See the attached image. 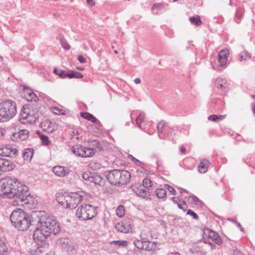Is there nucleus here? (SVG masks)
I'll return each instance as SVG.
<instances>
[{
    "instance_id": "nucleus-61",
    "label": "nucleus",
    "mask_w": 255,
    "mask_h": 255,
    "mask_svg": "<svg viewBox=\"0 0 255 255\" xmlns=\"http://www.w3.org/2000/svg\"><path fill=\"white\" fill-rule=\"evenodd\" d=\"M143 164H144V163L141 162L139 160V162H137V164H136V165H139V166H141V165H143Z\"/></svg>"
},
{
    "instance_id": "nucleus-32",
    "label": "nucleus",
    "mask_w": 255,
    "mask_h": 255,
    "mask_svg": "<svg viewBox=\"0 0 255 255\" xmlns=\"http://www.w3.org/2000/svg\"><path fill=\"white\" fill-rule=\"evenodd\" d=\"M83 149V146L81 145H75L73 147L72 151L76 155L81 156Z\"/></svg>"
},
{
    "instance_id": "nucleus-24",
    "label": "nucleus",
    "mask_w": 255,
    "mask_h": 255,
    "mask_svg": "<svg viewBox=\"0 0 255 255\" xmlns=\"http://www.w3.org/2000/svg\"><path fill=\"white\" fill-rule=\"evenodd\" d=\"M92 178L90 182L95 183L96 185H101L102 183L103 178L98 173L92 172Z\"/></svg>"
},
{
    "instance_id": "nucleus-52",
    "label": "nucleus",
    "mask_w": 255,
    "mask_h": 255,
    "mask_svg": "<svg viewBox=\"0 0 255 255\" xmlns=\"http://www.w3.org/2000/svg\"><path fill=\"white\" fill-rule=\"evenodd\" d=\"M243 15V11L241 9H238L236 13V18H238L239 19H240L242 16Z\"/></svg>"
},
{
    "instance_id": "nucleus-31",
    "label": "nucleus",
    "mask_w": 255,
    "mask_h": 255,
    "mask_svg": "<svg viewBox=\"0 0 255 255\" xmlns=\"http://www.w3.org/2000/svg\"><path fill=\"white\" fill-rule=\"evenodd\" d=\"M226 117V115H220L218 116L216 115H210L208 117V119L209 121L212 122H217L218 120L221 121L224 120Z\"/></svg>"
},
{
    "instance_id": "nucleus-30",
    "label": "nucleus",
    "mask_w": 255,
    "mask_h": 255,
    "mask_svg": "<svg viewBox=\"0 0 255 255\" xmlns=\"http://www.w3.org/2000/svg\"><path fill=\"white\" fill-rule=\"evenodd\" d=\"M166 191L164 189H157L155 191V194L160 199H165L166 198Z\"/></svg>"
},
{
    "instance_id": "nucleus-15",
    "label": "nucleus",
    "mask_w": 255,
    "mask_h": 255,
    "mask_svg": "<svg viewBox=\"0 0 255 255\" xmlns=\"http://www.w3.org/2000/svg\"><path fill=\"white\" fill-rule=\"evenodd\" d=\"M52 171L56 175L61 177L66 176L70 173V170L68 167L62 166H55L53 167Z\"/></svg>"
},
{
    "instance_id": "nucleus-5",
    "label": "nucleus",
    "mask_w": 255,
    "mask_h": 255,
    "mask_svg": "<svg viewBox=\"0 0 255 255\" xmlns=\"http://www.w3.org/2000/svg\"><path fill=\"white\" fill-rule=\"evenodd\" d=\"M83 191L59 194L56 199L58 203L67 208H75L85 197Z\"/></svg>"
},
{
    "instance_id": "nucleus-36",
    "label": "nucleus",
    "mask_w": 255,
    "mask_h": 255,
    "mask_svg": "<svg viewBox=\"0 0 255 255\" xmlns=\"http://www.w3.org/2000/svg\"><path fill=\"white\" fill-rule=\"evenodd\" d=\"M54 72L62 78L68 77V75L69 74V73H66L64 70H59L56 68L54 69Z\"/></svg>"
},
{
    "instance_id": "nucleus-56",
    "label": "nucleus",
    "mask_w": 255,
    "mask_h": 255,
    "mask_svg": "<svg viewBox=\"0 0 255 255\" xmlns=\"http://www.w3.org/2000/svg\"><path fill=\"white\" fill-rule=\"evenodd\" d=\"M134 82L135 84H139L141 82V80L139 78H135L134 80Z\"/></svg>"
},
{
    "instance_id": "nucleus-63",
    "label": "nucleus",
    "mask_w": 255,
    "mask_h": 255,
    "mask_svg": "<svg viewBox=\"0 0 255 255\" xmlns=\"http://www.w3.org/2000/svg\"><path fill=\"white\" fill-rule=\"evenodd\" d=\"M114 52H115V53H116V54H118V51L117 50H115Z\"/></svg>"
},
{
    "instance_id": "nucleus-53",
    "label": "nucleus",
    "mask_w": 255,
    "mask_h": 255,
    "mask_svg": "<svg viewBox=\"0 0 255 255\" xmlns=\"http://www.w3.org/2000/svg\"><path fill=\"white\" fill-rule=\"evenodd\" d=\"M78 59L81 63H85L86 62V59L82 55H79Z\"/></svg>"
},
{
    "instance_id": "nucleus-45",
    "label": "nucleus",
    "mask_w": 255,
    "mask_h": 255,
    "mask_svg": "<svg viewBox=\"0 0 255 255\" xmlns=\"http://www.w3.org/2000/svg\"><path fill=\"white\" fill-rule=\"evenodd\" d=\"M92 173L90 172H85L82 175L83 179L85 181H91L92 178Z\"/></svg>"
},
{
    "instance_id": "nucleus-21",
    "label": "nucleus",
    "mask_w": 255,
    "mask_h": 255,
    "mask_svg": "<svg viewBox=\"0 0 255 255\" xmlns=\"http://www.w3.org/2000/svg\"><path fill=\"white\" fill-rule=\"evenodd\" d=\"M144 249L146 251H151L155 250L157 247V243L149 241L147 238H145Z\"/></svg>"
},
{
    "instance_id": "nucleus-47",
    "label": "nucleus",
    "mask_w": 255,
    "mask_h": 255,
    "mask_svg": "<svg viewBox=\"0 0 255 255\" xmlns=\"http://www.w3.org/2000/svg\"><path fill=\"white\" fill-rule=\"evenodd\" d=\"M112 243L115 244L119 246L126 247L127 246L128 242L126 241H115Z\"/></svg>"
},
{
    "instance_id": "nucleus-39",
    "label": "nucleus",
    "mask_w": 255,
    "mask_h": 255,
    "mask_svg": "<svg viewBox=\"0 0 255 255\" xmlns=\"http://www.w3.org/2000/svg\"><path fill=\"white\" fill-rule=\"evenodd\" d=\"M60 41L61 43V44L62 46V47L65 49V50H69L70 49V46L69 44L67 42L66 40L65 39V38L62 36H60Z\"/></svg>"
},
{
    "instance_id": "nucleus-22",
    "label": "nucleus",
    "mask_w": 255,
    "mask_h": 255,
    "mask_svg": "<svg viewBox=\"0 0 255 255\" xmlns=\"http://www.w3.org/2000/svg\"><path fill=\"white\" fill-rule=\"evenodd\" d=\"M209 161L206 159L202 160L198 165V171L200 173H204L207 171L208 167L209 166Z\"/></svg>"
},
{
    "instance_id": "nucleus-19",
    "label": "nucleus",
    "mask_w": 255,
    "mask_h": 255,
    "mask_svg": "<svg viewBox=\"0 0 255 255\" xmlns=\"http://www.w3.org/2000/svg\"><path fill=\"white\" fill-rule=\"evenodd\" d=\"M215 86L223 92H227L226 80L220 78H217L215 82Z\"/></svg>"
},
{
    "instance_id": "nucleus-16",
    "label": "nucleus",
    "mask_w": 255,
    "mask_h": 255,
    "mask_svg": "<svg viewBox=\"0 0 255 255\" xmlns=\"http://www.w3.org/2000/svg\"><path fill=\"white\" fill-rule=\"evenodd\" d=\"M22 96L27 101L30 102H36L38 99L36 95L31 89L25 87H24L23 88V92L22 94Z\"/></svg>"
},
{
    "instance_id": "nucleus-57",
    "label": "nucleus",
    "mask_w": 255,
    "mask_h": 255,
    "mask_svg": "<svg viewBox=\"0 0 255 255\" xmlns=\"http://www.w3.org/2000/svg\"><path fill=\"white\" fill-rule=\"evenodd\" d=\"M171 200L173 201V202L174 203V204H178V203H179V202H178L177 200L176 199V198L175 197H172L171 198Z\"/></svg>"
},
{
    "instance_id": "nucleus-51",
    "label": "nucleus",
    "mask_w": 255,
    "mask_h": 255,
    "mask_svg": "<svg viewBox=\"0 0 255 255\" xmlns=\"http://www.w3.org/2000/svg\"><path fill=\"white\" fill-rule=\"evenodd\" d=\"M62 111H63L62 110L60 109L59 108H58L57 107H54L53 108V112L54 114H55L56 115H61V114H63Z\"/></svg>"
},
{
    "instance_id": "nucleus-33",
    "label": "nucleus",
    "mask_w": 255,
    "mask_h": 255,
    "mask_svg": "<svg viewBox=\"0 0 255 255\" xmlns=\"http://www.w3.org/2000/svg\"><path fill=\"white\" fill-rule=\"evenodd\" d=\"M189 20L192 24L196 26H199L202 23V21L199 16L191 17L189 18Z\"/></svg>"
},
{
    "instance_id": "nucleus-18",
    "label": "nucleus",
    "mask_w": 255,
    "mask_h": 255,
    "mask_svg": "<svg viewBox=\"0 0 255 255\" xmlns=\"http://www.w3.org/2000/svg\"><path fill=\"white\" fill-rule=\"evenodd\" d=\"M40 127L42 129L49 133H52L56 128V126L49 120H44L41 122Z\"/></svg>"
},
{
    "instance_id": "nucleus-9",
    "label": "nucleus",
    "mask_w": 255,
    "mask_h": 255,
    "mask_svg": "<svg viewBox=\"0 0 255 255\" xmlns=\"http://www.w3.org/2000/svg\"><path fill=\"white\" fill-rule=\"evenodd\" d=\"M98 212L97 208L90 204L82 205L76 211V216L82 220H91L95 217Z\"/></svg>"
},
{
    "instance_id": "nucleus-11",
    "label": "nucleus",
    "mask_w": 255,
    "mask_h": 255,
    "mask_svg": "<svg viewBox=\"0 0 255 255\" xmlns=\"http://www.w3.org/2000/svg\"><path fill=\"white\" fill-rule=\"evenodd\" d=\"M36 116L32 114H30L29 113V109L28 108H25L23 106L20 114V121L21 122L33 123L36 122Z\"/></svg>"
},
{
    "instance_id": "nucleus-10",
    "label": "nucleus",
    "mask_w": 255,
    "mask_h": 255,
    "mask_svg": "<svg viewBox=\"0 0 255 255\" xmlns=\"http://www.w3.org/2000/svg\"><path fill=\"white\" fill-rule=\"evenodd\" d=\"M18 151L14 145L12 144L2 145L0 147V156L13 157L17 155Z\"/></svg>"
},
{
    "instance_id": "nucleus-26",
    "label": "nucleus",
    "mask_w": 255,
    "mask_h": 255,
    "mask_svg": "<svg viewBox=\"0 0 255 255\" xmlns=\"http://www.w3.org/2000/svg\"><path fill=\"white\" fill-rule=\"evenodd\" d=\"M165 126V122L164 121H161L157 125V132L159 133L158 136L160 138H164V136L161 134L163 132V128Z\"/></svg>"
},
{
    "instance_id": "nucleus-17",
    "label": "nucleus",
    "mask_w": 255,
    "mask_h": 255,
    "mask_svg": "<svg viewBox=\"0 0 255 255\" xmlns=\"http://www.w3.org/2000/svg\"><path fill=\"white\" fill-rule=\"evenodd\" d=\"M229 54V50L227 49H223L219 53L218 62L220 67H224L226 66Z\"/></svg>"
},
{
    "instance_id": "nucleus-34",
    "label": "nucleus",
    "mask_w": 255,
    "mask_h": 255,
    "mask_svg": "<svg viewBox=\"0 0 255 255\" xmlns=\"http://www.w3.org/2000/svg\"><path fill=\"white\" fill-rule=\"evenodd\" d=\"M187 200L190 203L196 205H199L201 202V201L195 195L189 196Z\"/></svg>"
},
{
    "instance_id": "nucleus-23",
    "label": "nucleus",
    "mask_w": 255,
    "mask_h": 255,
    "mask_svg": "<svg viewBox=\"0 0 255 255\" xmlns=\"http://www.w3.org/2000/svg\"><path fill=\"white\" fill-rule=\"evenodd\" d=\"M95 154V151L93 148H87L83 146L81 157H88L93 156Z\"/></svg>"
},
{
    "instance_id": "nucleus-41",
    "label": "nucleus",
    "mask_w": 255,
    "mask_h": 255,
    "mask_svg": "<svg viewBox=\"0 0 255 255\" xmlns=\"http://www.w3.org/2000/svg\"><path fill=\"white\" fill-rule=\"evenodd\" d=\"M117 215L119 217H122L125 215V209L124 207L122 205H120L116 210Z\"/></svg>"
},
{
    "instance_id": "nucleus-7",
    "label": "nucleus",
    "mask_w": 255,
    "mask_h": 255,
    "mask_svg": "<svg viewBox=\"0 0 255 255\" xmlns=\"http://www.w3.org/2000/svg\"><path fill=\"white\" fill-rule=\"evenodd\" d=\"M16 113L15 102L8 100L0 103V122H4L12 118Z\"/></svg>"
},
{
    "instance_id": "nucleus-8",
    "label": "nucleus",
    "mask_w": 255,
    "mask_h": 255,
    "mask_svg": "<svg viewBox=\"0 0 255 255\" xmlns=\"http://www.w3.org/2000/svg\"><path fill=\"white\" fill-rule=\"evenodd\" d=\"M203 240L204 243L199 241L197 243H196V247L201 248H203V245H205L206 244H208L211 247L212 249H214L215 248V246L210 241H208V240H211L212 242H214L216 244L221 245L222 243V240L219 235L214 232L213 230H211L209 229H205L203 233Z\"/></svg>"
},
{
    "instance_id": "nucleus-42",
    "label": "nucleus",
    "mask_w": 255,
    "mask_h": 255,
    "mask_svg": "<svg viewBox=\"0 0 255 255\" xmlns=\"http://www.w3.org/2000/svg\"><path fill=\"white\" fill-rule=\"evenodd\" d=\"M251 57V54L246 51H243L240 53V61L246 60L250 59Z\"/></svg>"
},
{
    "instance_id": "nucleus-3",
    "label": "nucleus",
    "mask_w": 255,
    "mask_h": 255,
    "mask_svg": "<svg viewBox=\"0 0 255 255\" xmlns=\"http://www.w3.org/2000/svg\"><path fill=\"white\" fill-rule=\"evenodd\" d=\"M33 237L36 241H43L51 234L56 235L60 231L59 224L53 217L38 215Z\"/></svg>"
},
{
    "instance_id": "nucleus-35",
    "label": "nucleus",
    "mask_w": 255,
    "mask_h": 255,
    "mask_svg": "<svg viewBox=\"0 0 255 255\" xmlns=\"http://www.w3.org/2000/svg\"><path fill=\"white\" fill-rule=\"evenodd\" d=\"M81 137V136L80 135L79 131L77 129L73 130L70 133V138L71 140L79 139Z\"/></svg>"
},
{
    "instance_id": "nucleus-49",
    "label": "nucleus",
    "mask_w": 255,
    "mask_h": 255,
    "mask_svg": "<svg viewBox=\"0 0 255 255\" xmlns=\"http://www.w3.org/2000/svg\"><path fill=\"white\" fill-rule=\"evenodd\" d=\"M164 187L165 188L167 189L169 191V192H171L173 195H176V191L172 186H170L168 184H165Z\"/></svg>"
},
{
    "instance_id": "nucleus-14",
    "label": "nucleus",
    "mask_w": 255,
    "mask_h": 255,
    "mask_svg": "<svg viewBox=\"0 0 255 255\" xmlns=\"http://www.w3.org/2000/svg\"><path fill=\"white\" fill-rule=\"evenodd\" d=\"M14 167L15 165L11 161L0 158V172L11 171Z\"/></svg>"
},
{
    "instance_id": "nucleus-37",
    "label": "nucleus",
    "mask_w": 255,
    "mask_h": 255,
    "mask_svg": "<svg viewBox=\"0 0 255 255\" xmlns=\"http://www.w3.org/2000/svg\"><path fill=\"white\" fill-rule=\"evenodd\" d=\"M141 186L147 189H150L152 186V182L149 178H145L143 180L142 185Z\"/></svg>"
},
{
    "instance_id": "nucleus-44",
    "label": "nucleus",
    "mask_w": 255,
    "mask_h": 255,
    "mask_svg": "<svg viewBox=\"0 0 255 255\" xmlns=\"http://www.w3.org/2000/svg\"><path fill=\"white\" fill-rule=\"evenodd\" d=\"M91 143L93 145V148L94 151H95L96 149H98L99 150H102V147H101L100 146L99 142L97 140H93L91 141Z\"/></svg>"
},
{
    "instance_id": "nucleus-38",
    "label": "nucleus",
    "mask_w": 255,
    "mask_h": 255,
    "mask_svg": "<svg viewBox=\"0 0 255 255\" xmlns=\"http://www.w3.org/2000/svg\"><path fill=\"white\" fill-rule=\"evenodd\" d=\"M144 121V114L143 113H140L138 116L136 118L135 121L136 125L139 128H141V123H143Z\"/></svg>"
},
{
    "instance_id": "nucleus-59",
    "label": "nucleus",
    "mask_w": 255,
    "mask_h": 255,
    "mask_svg": "<svg viewBox=\"0 0 255 255\" xmlns=\"http://www.w3.org/2000/svg\"><path fill=\"white\" fill-rule=\"evenodd\" d=\"M186 151V148L184 147H182L180 148V151L181 153H184Z\"/></svg>"
},
{
    "instance_id": "nucleus-2",
    "label": "nucleus",
    "mask_w": 255,
    "mask_h": 255,
    "mask_svg": "<svg viewBox=\"0 0 255 255\" xmlns=\"http://www.w3.org/2000/svg\"><path fill=\"white\" fill-rule=\"evenodd\" d=\"M0 190L6 198H16L21 202L28 203L29 197L28 187L15 177H7L0 180Z\"/></svg>"
},
{
    "instance_id": "nucleus-58",
    "label": "nucleus",
    "mask_w": 255,
    "mask_h": 255,
    "mask_svg": "<svg viewBox=\"0 0 255 255\" xmlns=\"http://www.w3.org/2000/svg\"><path fill=\"white\" fill-rule=\"evenodd\" d=\"M167 255H180L179 253H178L177 252H175V253H169Z\"/></svg>"
},
{
    "instance_id": "nucleus-13",
    "label": "nucleus",
    "mask_w": 255,
    "mask_h": 255,
    "mask_svg": "<svg viewBox=\"0 0 255 255\" xmlns=\"http://www.w3.org/2000/svg\"><path fill=\"white\" fill-rule=\"evenodd\" d=\"M29 132L25 129H22L17 132L13 133L11 136V139L14 141H17L18 139L25 140L29 137Z\"/></svg>"
},
{
    "instance_id": "nucleus-43",
    "label": "nucleus",
    "mask_w": 255,
    "mask_h": 255,
    "mask_svg": "<svg viewBox=\"0 0 255 255\" xmlns=\"http://www.w3.org/2000/svg\"><path fill=\"white\" fill-rule=\"evenodd\" d=\"M40 138L42 144L44 145H48L50 144V141L49 140V138L47 136L43 134H40Z\"/></svg>"
},
{
    "instance_id": "nucleus-60",
    "label": "nucleus",
    "mask_w": 255,
    "mask_h": 255,
    "mask_svg": "<svg viewBox=\"0 0 255 255\" xmlns=\"http://www.w3.org/2000/svg\"><path fill=\"white\" fill-rule=\"evenodd\" d=\"M133 162L135 163V164H137V162H139V160L136 159V158L133 157V159H132Z\"/></svg>"
},
{
    "instance_id": "nucleus-48",
    "label": "nucleus",
    "mask_w": 255,
    "mask_h": 255,
    "mask_svg": "<svg viewBox=\"0 0 255 255\" xmlns=\"http://www.w3.org/2000/svg\"><path fill=\"white\" fill-rule=\"evenodd\" d=\"M177 205L179 208L183 210L184 211H186L188 208L187 204L184 201H182L181 203L179 202V203H178Z\"/></svg>"
},
{
    "instance_id": "nucleus-20",
    "label": "nucleus",
    "mask_w": 255,
    "mask_h": 255,
    "mask_svg": "<svg viewBox=\"0 0 255 255\" xmlns=\"http://www.w3.org/2000/svg\"><path fill=\"white\" fill-rule=\"evenodd\" d=\"M144 188L140 185L139 188L134 189V191L138 196L145 198H148L150 196V192L148 190L144 189Z\"/></svg>"
},
{
    "instance_id": "nucleus-62",
    "label": "nucleus",
    "mask_w": 255,
    "mask_h": 255,
    "mask_svg": "<svg viewBox=\"0 0 255 255\" xmlns=\"http://www.w3.org/2000/svg\"><path fill=\"white\" fill-rule=\"evenodd\" d=\"M183 192L188 193V191L186 189H181V193H182Z\"/></svg>"
},
{
    "instance_id": "nucleus-40",
    "label": "nucleus",
    "mask_w": 255,
    "mask_h": 255,
    "mask_svg": "<svg viewBox=\"0 0 255 255\" xmlns=\"http://www.w3.org/2000/svg\"><path fill=\"white\" fill-rule=\"evenodd\" d=\"M68 77L70 79H71V78H82L83 77V75L78 72L74 71L71 73H69V74L68 75Z\"/></svg>"
},
{
    "instance_id": "nucleus-25",
    "label": "nucleus",
    "mask_w": 255,
    "mask_h": 255,
    "mask_svg": "<svg viewBox=\"0 0 255 255\" xmlns=\"http://www.w3.org/2000/svg\"><path fill=\"white\" fill-rule=\"evenodd\" d=\"M8 252V248L4 240L0 239V255H5Z\"/></svg>"
},
{
    "instance_id": "nucleus-29",
    "label": "nucleus",
    "mask_w": 255,
    "mask_h": 255,
    "mask_svg": "<svg viewBox=\"0 0 255 255\" xmlns=\"http://www.w3.org/2000/svg\"><path fill=\"white\" fill-rule=\"evenodd\" d=\"M81 114L83 118L90 121L93 123H95L97 121V119L93 115L89 113H81Z\"/></svg>"
},
{
    "instance_id": "nucleus-4",
    "label": "nucleus",
    "mask_w": 255,
    "mask_h": 255,
    "mask_svg": "<svg viewBox=\"0 0 255 255\" xmlns=\"http://www.w3.org/2000/svg\"><path fill=\"white\" fill-rule=\"evenodd\" d=\"M38 214H40L39 212L34 211L29 215L23 210L17 209L11 213L10 219L12 225L18 230L26 231L31 227L35 228Z\"/></svg>"
},
{
    "instance_id": "nucleus-50",
    "label": "nucleus",
    "mask_w": 255,
    "mask_h": 255,
    "mask_svg": "<svg viewBox=\"0 0 255 255\" xmlns=\"http://www.w3.org/2000/svg\"><path fill=\"white\" fill-rule=\"evenodd\" d=\"M187 214V215H189L192 216V217L194 219H196L197 220L199 218V217L197 215V214L196 213H195L194 211H193L192 210H191L190 209L188 210Z\"/></svg>"
},
{
    "instance_id": "nucleus-64",
    "label": "nucleus",
    "mask_w": 255,
    "mask_h": 255,
    "mask_svg": "<svg viewBox=\"0 0 255 255\" xmlns=\"http://www.w3.org/2000/svg\"><path fill=\"white\" fill-rule=\"evenodd\" d=\"M238 226L240 227L241 225L240 223H238Z\"/></svg>"
},
{
    "instance_id": "nucleus-27",
    "label": "nucleus",
    "mask_w": 255,
    "mask_h": 255,
    "mask_svg": "<svg viewBox=\"0 0 255 255\" xmlns=\"http://www.w3.org/2000/svg\"><path fill=\"white\" fill-rule=\"evenodd\" d=\"M141 240H137L133 241L134 245L138 249L140 250L144 249V244L145 241V238L142 237V234H141Z\"/></svg>"
},
{
    "instance_id": "nucleus-28",
    "label": "nucleus",
    "mask_w": 255,
    "mask_h": 255,
    "mask_svg": "<svg viewBox=\"0 0 255 255\" xmlns=\"http://www.w3.org/2000/svg\"><path fill=\"white\" fill-rule=\"evenodd\" d=\"M34 151L29 148L26 149L23 153V157L25 160H30L33 155Z\"/></svg>"
},
{
    "instance_id": "nucleus-6",
    "label": "nucleus",
    "mask_w": 255,
    "mask_h": 255,
    "mask_svg": "<svg viewBox=\"0 0 255 255\" xmlns=\"http://www.w3.org/2000/svg\"><path fill=\"white\" fill-rule=\"evenodd\" d=\"M130 174L128 171L119 169L111 170L106 175L109 183L118 186L127 184L130 181Z\"/></svg>"
},
{
    "instance_id": "nucleus-54",
    "label": "nucleus",
    "mask_w": 255,
    "mask_h": 255,
    "mask_svg": "<svg viewBox=\"0 0 255 255\" xmlns=\"http://www.w3.org/2000/svg\"><path fill=\"white\" fill-rule=\"evenodd\" d=\"M87 3L91 6H94L95 3V1L94 0H87Z\"/></svg>"
},
{
    "instance_id": "nucleus-12",
    "label": "nucleus",
    "mask_w": 255,
    "mask_h": 255,
    "mask_svg": "<svg viewBox=\"0 0 255 255\" xmlns=\"http://www.w3.org/2000/svg\"><path fill=\"white\" fill-rule=\"evenodd\" d=\"M115 227L119 232L123 233H129L132 229L130 221L127 220L116 224Z\"/></svg>"
},
{
    "instance_id": "nucleus-1",
    "label": "nucleus",
    "mask_w": 255,
    "mask_h": 255,
    "mask_svg": "<svg viewBox=\"0 0 255 255\" xmlns=\"http://www.w3.org/2000/svg\"><path fill=\"white\" fill-rule=\"evenodd\" d=\"M0 190L6 198H16L21 202L28 203L29 197L28 187L15 177H7L0 180Z\"/></svg>"
},
{
    "instance_id": "nucleus-55",
    "label": "nucleus",
    "mask_w": 255,
    "mask_h": 255,
    "mask_svg": "<svg viewBox=\"0 0 255 255\" xmlns=\"http://www.w3.org/2000/svg\"><path fill=\"white\" fill-rule=\"evenodd\" d=\"M233 255H242V254L239 250L235 249L233 252Z\"/></svg>"
},
{
    "instance_id": "nucleus-46",
    "label": "nucleus",
    "mask_w": 255,
    "mask_h": 255,
    "mask_svg": "<svg viewBox=\"0 0 255 255\" xmlns=\"http://www.w3.org/2000/svg\"><path fill=\"white\" fill-rule=\"evenodd\" d=\"M163 7V4L161 3H154L153 4L151 10L154 14H157V12H154V10L156 9H160Z\"/></svg>"
}]
</instances>
